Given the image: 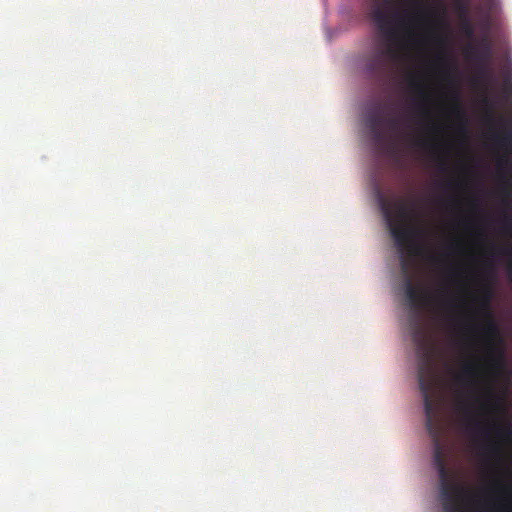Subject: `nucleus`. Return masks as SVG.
Returning <instances> with one entry per match:
<instances>
[{"label": "nucleus", "mask_w": 512, "mask_h": 512, "mask_svg": "<svg viewBox=\"0 0 512 512\" xmlns=\"http://www.w3.org/2000/svg\"><path fill=\"white\" fill-rule=\"evenodd\" d=\"M500 175L506 180L505 193L509 196H512V166L507 167L503 165L502 167H497Z\"/></svg>", "instance_id": "nucleus-13"}, {"label": "nucleus", "mask_w": 512, "mask_h": 512, "mask_svg": "<svg viewBox=\"0 0 512 512\" xmlns=\"http://www.w3.org/2000/svg\"><path fill=\"white\" fill-rule=\"evenodd\" d=\"M503 226L507 232H512V215L505 217Z\"/></svg>", "instance_id": "nucleus-19"}, {"label": "nucleus", "mask_w": 512, "mask_h": 512, "mask_svg": "<svg viewBox=\"0 0 512 512\" xmlns=\"http://www.w3.org/2000/svg\"><path fill=\"white\" fill-rule=\"evenodd\" d=\"M380 207L400 252L407 251L409 254L418 255L421 246L415 241V238L419 236L420 232L405 224L407 219L415 213V204H409L404 199L392 201L381 198Z\"/></svg>", "instance_id": "nucleus-3"}, {"label": "nucleus", "mask_w": 512, "mask_h": 512, "mask_svg": "<svg viewBox=\"0 0 512 512\" xmlns=\"http://www.w3.org/2000/svg\"><path fill=\"white\" fill-rule=\"evenodd\" d=\"M491 296H492L491 291L489 289H486L484 291V296L480 302V307L484 311V314H485L486 320H487L485 323V326L483 328V332L489 338L496 337L499 332L498 327H497L496 323L494 322L492 315L488 309L489 303L491 300Z\"/></svg>", "instance_id": "nucleus-10"}, {"label": "nucleus", "mask_w": 512, "mask_h": 512, "mask_svg": "<svg viewBox=\"0 0 512 512\" xmlns=\"http://www.w3.org/2000/svg\"><path fill=\"white\" fill-rule=\"evenodd\" d=\"M409 86L416 93L418 101L415 102V107L418 114L428 119L430 117L429 110V95L426 91L424 83L416 76L409 78Z\"/></svg>", "instance_id": "nucleus-7"}, {"label": "nucleus", "mask_w": 512, "mask_h": 512, "mask_svg": "<svg viewBox=\"0 0 512 512\" xmlns=\"http://www.w3.org/2000/svg\"><path fill=\"white\" fill-rule=\"evenodd\" d=\"M456 7L462 19L468 17V1H456Z\"/></svg>", "instance_id": "nucleus-17"}, {"label": "nucleus", "mask_w": 512, "mask_h": 512, "mask_svg": "<svg viewBox=\"0 0 512 512\" xmlns=\"http://www.w3.org/2000/svg\"><path fill=\"white\" fill-rule=\"evenodd\" d=\"M446 186L450 188V187L452 186V183H451V182H448V183L446 184Z\"/></svg>", "instance_id": "nucleus-29"}, {"label": "nucleus", "mask_w": 512, "mask_h": 512, "mask_svg": "<svg viewBox=\"0 0 512 512\" xmlns=\"http://www.w3.org/2000/svg\"><path fill=\"white\" fill-rule=\"evenodd\" d=\"M488 450L495 455H498L500 453V448L495 443H491L490 445H488Z\"/></svg>", "instance_id": "nucleus-21"}, {"label": "nucleus", "mask_w": 512, "mask_h": 512, "mask_svg": "<svg viewBox=\"0 0 512 512\" xmlns=\"http://www.w3.org/2000/svg\"><path fill=\"white\" fill-rule=\"evenodd\" d=\"M430 10L421 8L417 13L398 10L388 12L384 7L375 3L370 15L383 36V41L373 47L371 54L366 59L365 69L373 77L383 75L389 65L397 61L400 49L403 47L404 35L410 34L411 26L420 21L424 15L430 14Z\"/></svg>", "instance_id": "nucleus-2"}, {"label": "nucleus", "mask_w": 512, "mask_h": 512, "mask_svg": "<svg viewBox=\"0 0 512 512\" xmlns=\"http://www.w3.org/2000/svg\"><path fill=\"white\" fill-rule=\"evenodd\" d=\"M384 123L392 132H398L400 130L399 118L390 117L388 119H384L380 107H376L374 110L370 111L366 116V126L368 127L370 133L372 134L374 141L377 143L383 141L385 137L382 129Z\"/></svg>", "instance_id": "nucleus-6"}, {"label": "nucleus", "mask_w": 512, "mask_h": 512, "mask_svg": "<svg viewBox=\"0 0 512 512\" xmlns=\"http://www.w3.org/2000/svg\"><path fill=\"white\" fill-rule=\"evenodd\" d=\"M405 297L407 299L408 304L419 310L422 308L428 301L427 293L420 290L417 286L413 284L410 279H406L405 281Z\"/></svg>", "instance_id": "nucleus-9"}, {"label": "nucleus", "mask_w": 512, "mask_h": 512, "mask_svg": "<svg viewBox=\"0 0 512 512\" xmlns=\"http://www.w3.org/2000/svg\"><path fill=\"white\" fill-rule=\"evenodd\" d=\"M495 349L494 347H490L489 349V353H488V361H489V366L492 368V369H499L502 367V358H503V354L502 352H498L497 355H495Z\"/></svg>", "instance_id": "nucleus-14"}, {"label": "nucleus", "mask_w": 512, "mask_h": 512, "mask_svg": "<svg viewBox=\"0 0 512 512\" xmlns=\"http://www.w3.org/2000/svg\"><path fill=\"white\" fill-rule=\"evenodd\" d=\"M402 268H403V270H405V271L407 270V261H406V259H404V258L402 259Z\"/></svg>", "instance_id": "nucleus-24"}, {"label": "nucleus", "mask_w": 512, "mask_h": 512, "mask_svg": "<svg viewBox=\"0 0 512 512\" xmlns=\"http://www.w3.org/2000/svg\"><path fill=\"white\" fill-rule=\"evenodd\" d=\"M384 6L390 7L391 6V0H384Z\"/></svg>", "instance_id": "nucleus-25"}, {"label": "nucleus", "mask_w": 512, "mask_h": 512, "mask_svg": "<svg viewBox=\"0 0 512 512\" xmlns=\"http://www.w3.org/2000/svg\"><path fill=\"white\" fill-rule=\"evenodd\" d=\"M495 488L500 497L498 498V505L494 507L506 512L512 511V484L498 481Z\"/></svg>", "instance_id": "nucleus-11"}, {"label": "nucleus", "mask_w": 512, "mask_h": 512, "mask_svg": "<svg viewBox=\"0 0 512 512\" xmlns=\"http://www.w3.org/2000/svg\"><path fill=\"white\" fill-rule=\"evenodd\" d=\"M492 401V394L489 393V398H488V402H491Z\"/></svg>", "instance_id": "nucleus-28"}, {"label": "nucleus", "mask_w": 512, "mask_h": 512, "mask_svg": "<svg viewBox=\"0 0 512 512\" xmlns=\"http://www.w3.org/2000/svg\"><path fill=\"white\" fill-rule=\"evenodd\" d=\"M418 384L423 397L425 426L434 444L433 463L440 480V498L445 512H463L464 508H492L491 500L484 502L464 484L451 479L441 445L439 379L430 357L426 354L418 369Z\"/></svg>", "instance_id": "nucleus-1"}, {"label": "nucleus", "mask_w": 512, "mask_h": 512, "mask_svg": "<svg viewBox=\"0 0 512 512\" xmlns=\"http://www.w3.org/2000/svg\"><path fill=\"white\" fill-rule=\"evenodd\" d=\"M502 92L506 99L512 95V83L509 79H505L502 86Z\"/></svg>", "instance_id": "nucleus-18"}, {"label": "nucleus", "mask_w": 512, "mask_h": 512, "mask_svg": "<svg viewBox=\"0 0 512 512\" xmlns=\"http://www.w3.org/2000/svg\"><path fill=\"white\" fill-rule=\"evenodd\" d=\"M461 30L467 37H469V38L473 37L474 27L468 17L462 19Z\"/></svg>", "instance_id": "nucleus-16"}, {"label": "nucleus", "mask_w": 512, "mask_h": 512, "mask_svg": "<svg viewBox=\"0 0 512 512\" xmlns=\"http://www.w3.org/2000/svg\"><path fill=\"white\" fill-rule=\"evenodd\" d=\"M465 56L468 60L473 61L477 66V80L490 84L493 76L489 63L491 60V46L484 39L480 46L469 45L465 50Z\"/></svg>", "instance_id": "nucleus-5"}, {"label": "nucleus", "mask_w": 512, "mask_h": 512, "mask_svg": "<svg viewBox=\"0 0 512 512\" xmlns=\"http://www.w3.org/2000/svg\"><path fill=\"white\" fill-rule=\"evenodd\" d=\"M444 305L448 308H454L455 307V303H454V299L449 297V298H446L444 300Z\"/></svg>", "instance_id": "nucleus-23"}, {"label": "nucleus", "mask_w": 512, "mask_h": 512, "mask_svg": "<svg viewBox=\"0 0 512 512\" xmlns=\"http://www.w3.org/2000/svg\"><path fill=\"white\" fill-rule=\"evenodd\" d=\"M452 112H453L457 117H459V118H461V119H462V118H464V112H463L462 108H461L458 104H456V105L453 107Z\"/></svg>", "instance_id": "nucleus-20"}, {"label": "nucleus", "mask_w": 512, "mask_h": 512, "mask_svg": "<svg viewBox=\"0 0 512 512\" xmlns=\"http://www.w3.org/2000/svg\"><path fill=\"white\" fill-rule=\"evenodd\" d=\"M414 2L417 6H420V0H414Z\"/></svg>", "instance_id": "nucleus-27"}, {"label": "nucleus", "mask_w": 512, "mask_h": 512, "mask_svg": "<svg viewBox=\"0 0 512 512\" xmlns=\"http://www.w3.org/2000/svg\"><path fill=\"white\" fill-rule=\"evenodd\" d=\"M413 144L416 146V147H421V148H424L427 146V142L425 140H422V139H416L414 140Z\"/></svg>", "instance_id": "nucleus-22"}, {"label": "nucleus", "mask_w": 512, "mask_h": 512, "mask_svg": "<svg viewBox=\"0 0 512 512\" xmlns=\"http://www.w3.org/2000/svg\"><path fill=\"white\" fill-rule=\"evenodd\" d=\"M481 101L488 110L486 120L491 128V139L494 145L503 151V155L497 160V167H512V114L508 118H495L492 99L485 95Z\"/></svg>", "instance_id": "nucleus-4"}, {"label": "nucleus", "mask_w": 512, "mask_h": 512, "mask_svg": "<svg viewBox=\"0 0 512 512\" xmlns=\"http://www.w3.org/2000/svg\"><path fill=\"white\" fill-rule=\"evenodd\" d=\"M413 340L421 348H426V335L417 322L414 323Z\"/></svg>", "instance_id": "nucleus-15"}, {"label": "nucleus", "mask_w": 512, "mask_h": 512, "mask_svg": "<svg viewBox=\"0 0 512 512\" xmlns=\"http://www.w3.org/2000/svg\"><path fill=\"white\" fill-rule=\"evenodd\" d=\"M480 365L475 362L465 363L462 367L461 373L456 376V382L460 385H470L480 373Z\"/></svg>", "instance_id": "nucleus-12"}, {"label": "nucleus", "mask_w": 512, "mask_h": 512, "mask_svg": "<svg viewBox=\"0 0 512 512\" xmlns=\"http://www.w3.org/2000/svg\"><path fill=\"white\" fill-rule=\"evenodd\" d=\"M474 430L480 434L485 439H490L492 433H495L497 438L503 441H511L512 440V430L507 425H496V424H482L480 422H475L473 425Z\"/></svg>", "instance_id": "nucleus-8"}, {"label": "nucleus", "mask_w": 512, "mask_h": 512, "mask_svg": "<svg viewBox=\"0 0 512 512\" xmlns=\"http://www.w3.org/2000/svg\"><path fill=\"white\" fill-rule=\"evenodd\" d=\"M431 128H432V129H434V130H436V129H438V126H437L436 124H434V123H433V124H432V126H431Z\"/></svg>", "instance_id": "nucleus-26"}]
</instances>
